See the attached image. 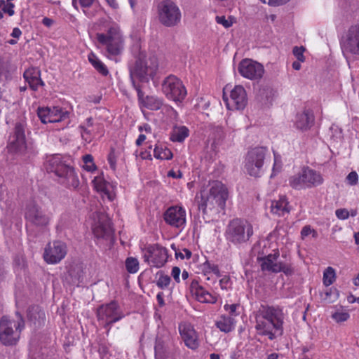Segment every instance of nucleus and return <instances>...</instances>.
<instances>
[{
  "label": "nucleus",
  "mask_w": 359,
  "mask_h": 359,
  "mask_svg": "<svg viewBox=\"0 0 359 359\" xmlns=\"http://www.w3.org/2000/svg\"><path fill=\"white\" fill-rule=\"evenodd\" d=\"M24 78L29 83L30 88L34 91L37 90L39 86L44 85L41 79V71L37 68H31L24 72Z\"/></svg>",
  "instance_id": "obj_27"
},
{
  "label": "nucleus",
  "mask_w": 359,
  "mask_h": 359,
  "mask_svg": "<svg viewBox=\"0 0 359 359\" xmlns=\"http://www.w3.org/2000/svg\"><path fill=\"white\" fill-rule=\"evenodd\" d=\"M97 41L105 46L109 56H116L121 53L123 49V39L117 26H111L107 33H97Z\"/></svg>",
  "instance_id": "obj_10"
},
{
  "label": "nucleus",
  "mask_w": 359,
  "mask_h": 359,
  "mask_svg": "<svg viewBox=\"0 0 359 359\" xmlns=\"http://www.w3.org/2000/svg\"><path fill=\"white\" fill-rule=\"evenodd\" d=\"M22 34V32L21 30L18 28V27H15L13 31H12V33H11V36L14 38H19Z\"/></svg>",
  "instance_id": "obj_60"
},
{
  "label": "nucleus",
  "mask_w": 359,
  "mask_h": 359,
  "mask_svg": "<svg viewBox=\"0 0 359 359\" xmlns=\"http://www.w3.org/2000/svg\"><path fill=\"white\" fill-rule=\"evenodd\" d=\"M27 316L28 320L34 327L41 326L45 320V313L39 306H29Z\"/></svg>",
  "instance_id": "obj_29"
},
{
  "label": "nucleus",
  "mask_w": 359,
  "mask_h": 359,
  "mask_svg": "<svg viewBox=\"0 0 359 359\" xmlns=\"http://www.w3.org/2000/svg\"><path fill=\"white\" fill-rule=\"evenodd\" d=\"M18 320L15 321L4 316L0 320V341L6 346L15 344L20 339V334L24 328L25 322L22 316L16 313Z\"/></svg>",
  "instance_id": "obj_8"
},
{
  "label": "nucleus",
  "mask_w": 359,
  "mask_h": 359,
  "mask_svg": "<svg viewBox=\"0 0 359 359\" xmlns=\"http://www.w3.org/2000/svg\"><path fill=\"white\" fill-rule=\"evenodd\" d=\"M154 156L158 159L169 160L172 158V153L166 147L163 145H156L154 150Z\"/></svg>",
  "instance_id": "obj_35"
},
{
  "label": "nucleus",
  "mask_w": 359,
  "mask_h": 359,
  "mask_svg": "<svg viewBox=\"0 0 359 359\" xmlns=\"http://www.w3.org/2000/svg\"><path fill=\"white\" fill-rule=\"evenodd\" d=\"M216 326L220 331L228 333L234 329L235 320L232 317L222 316L216 322Z\"/></svg>",
  "instance_id": "obj_32"
},
{
  "label": "nucleus",
  "mask_w": 359,
  "mask_h": 359,
  "mask_svg": "<svg viewBox=\"0 0 359 359\" xmlns=\"http://www.w3.org/2000/svg\"><path fill=\"white\" fill-rule=\"evenodd\" d=\"M93 233L97 238L111 239L113 230L109 219L104 215H101L99 221L93 228Z\"/></svg>",
  "instance_id": "obj_24"
},
{
  "label": "nucleus",
  "mask_w": 359,
  "mask_h": 359,
  "mask_svg": "<svg viewBox=\"0 0 359 359\" xmlns=\"http://www.w3.org/2000/svg\"><path fill=\"white\" fill-rule=\"evenodd\" d=\"M284 314L279 307L262 306L256 315L255 328L258 333L272 340L277 333L282 334Z\"/></svg>",
  "instance_id": "obj_2"
},
{
  "label": "nucleus",
  "mask_w": 359,
  "mask_h": 359,
  "mask_svg": "<svg viewBox=\"0 0 359 359\" xmlns=\"http://www.w3.org/2000/svg\"><path fill=\"white\" fill-rule=\"evenodd\" d=\"M67 252V245L60 241L49 243L45 248L43 258L48 264H57L65 258Z\"/></svg>",
  "instance_id": "obj_16"
},
{
  "label": "nucleus",
  "mask_w": 359,
  "mask_h": 359,
  "mask_svg": "<svg viewBox=\"0 0 359 359\" xmlns=\"http://www.w3.org/2000/svg\"><path fill=\"white\" fill-rule=\"evenodd\" d=\"M238 305L236 304H225L224 308V309L228 311L231 315H236V311L237 309Z\"/></svg>",
  "instance_id": "obj_56"
},
{
  "label": "nucleus",
  "mask_w": 359,
  "mask_h": 359,
  "mask_svg": "<svg viewBox=\"0 0 359 359\" xmlns=\"http://www.w3.org/2000/svg\"><path fill=\"white\" fill-rule=\"evenodd\" d=\"M53 20L49 18H44L42 20V23L43 25H45L47 27H50L53 25Z\"/></svg>",
  "instance_id": "obj_59"
},
{
  "label": "nucleus",
  "mask_w": 359,
  "mask_h": 359,
  "mask_svg": "<svg viewBox=\"0 0 359 359\" xmlns=\"http://www.w3.org/2000/svg\"><path fill=\"white\" fill-rule=\"evenodd\" d=\"M179 332L184 344L189 348L195 350L199 346L198 336L194 326L187 322L179 325Z\"/></svg>",
  "instance_id": "obj_23"
},
{
  "label": "nucleus",
  "mask_w": 359,
  "mask_h": 359,
  "mask_svg": "<svg viewBox=\"0 0 359 359\" xmlns=\"http://www.w3.org/2000/svg\"><path fill=\"white\" fill-rule=\"evenodd\" d=\"M341 47L345 57H359V25L348 29L342 38Z\"/></svg>",
  "instance_id": "obj_14"
},
{
  "label": "nucleus",
  "mask_w": 359,
  "mask_h": 359,
  "mask_svg": "<svg viewBox=\"0 0 359 359\" xmlns=\"http://www.w3.org/2000/svg\"><path fill=\"white\" fill-rule=\"evenodd\" d=\"M93 183L97 191L105 192L107 191V183L102 177H95Z\"/></svg>",
  "instance_id": "obj_39"
},
{
  "label": "nucleus",
  "mask_w": 359,
  "mask_h": 359,
  "mask_svg": "<svg viewBox=\"0 0 359 359\" xmlns=\"http://www.w3.org/2000/svg\"><path fill=\"white\" fill-rule=\"evenodd\" d=\"M8 77V65L6 62L0 57V81Z\"/></svg>",
  "instance_id": "obj_43"
},
{
  "label": "nucleus",
  "mask_w": 359,
  "mask_h": 359,
  "mask_svg": "<svg viewBox=\"0 0 359 359\" xmlns=\"http://www.w3.org/2000/svg\"><path fill=\"white\" fill-rule=\"evenodd\" d=\"M305 51V48L303 46H295L293 48V54L297 59V60L301 61L302 62H304L305 57L304 55V52Z\"/></svg>",
  "instance_id": "obj_45"
},
{
  "label": "nucleus",
  "mask_w": 359,
  "mask_h": 359,
  "mask_svg": "<svg viewBox=\"0 0 359 359\" xmlns=\"http://www.w3.org/2000/svg\"><path fill=\"white\" fill-rule=\"evenodd\" d=\"M68 276H69V282L72 284L78 285L83 276V271L81 267L79 266L71 267L68 271Z\"/></svg>",
  "instance_id": "obj_36"
},
{
  "label": "nucleus",
  "mask_w": 359,
  "mask_h": 359,
  "mask_svg": "<svg viewBox=\"0 0 359 359\" xmlns=\"http://www.w3.org/2000/svg\"><path fill=\"white\" fill-rule=\"evenodd\" d=\"M215 20L217 23L223 25L225 28H229L233 25V21L231 20V18L229 19H226L225 16H216Z\"/></svg>",
  "instance_id": "obj_47"
},
{
  "label": "nucleus",
  "mask_w": 359,
  "mask_h": 359,
  "mask_svg": "<svg viewBox=\"0 0 359 359\" xmlns=\"http://www.w3.org/2000/svg\"><path fill=\"white\" fill-rule=\"evenodd\" d=\"M80 5L83 8L91 6L95 0H79Z\"/></svg>",
  "instance_id": "obj_58"
},
{
  "label": "nucleus",
  "mask_w": 359,
  "mask_h": 359,
  "mask_svg": "<svg viewBox=\"0 0 359 359\" xmlns=\"http://www.w3.org/2000/svg\"><path fill=\"white\" fill-rule=\"evenodd\" d=\"M171 281V278L169 276L165 274H161L158 279L156 281V285L161 289H165L168 287Z\"/></svg>",
  "instance_id": "obj_40"
},
{
  "label": "nucleus",
  "mask_w": 359,
  "mask_h": 359,
  "mask_svg": "<svg viewBox=\"0 0 359 359\" xmlns=\"http://www.w3.org/2000/svg\"><path fill=\"white\" fill-rule=\"evenodd\" d=\"M223 100L226 103V107L230 110L243 109L248 102L245 88L241 86H236L231 91L230 98L226 97L224 92Z\"/></svg>",
  "instance_id": "obj_20"
},
{
  "label": "nucleus",
  "mask_w": 359,
  "mask_h": 359,
  "mask_svg": "<svg viewBox=\"0 0 359 359\" xmlns=\"http://www.w3.org/2000/svg\"><path fill=\"white\" fill-rule=\"evenodd\" d=\"M311 233H313V236H315V235L316 234L315 231L313 230L309 226H305L302 229L301 235H302V237L304 238L305 236H309Z\"/></svg>",
  "instance_id": "obj_55"
},
{
  "label": "nucleus",
  "mask_w": 359,
  "mask_h": 359,
  "mask_svg": "<svg viewBox=\"0 0 359 359\" xmlns=\"http://www.w3.org/2000/svg\"><path fill=\"white\" fill-rule=\"evenodd\" d=\"M162 91L168 100L176 103H181L187 95V90L182 81L174 75H169L163 80Z\"/></svg>",
  "instance_id": "obj_13"
},
{
  "label": "nucleus",
  "mask_w": 359,
  "mask_h": 359,
  "mask_svg": "<svg viewBox=\"0 0 359 359\" xmlns=\"http://www.w3.org/2000/svg\"><path fill=\"white\" fill-rule=\"evenodd\" d=\"M206 266L207 267L205 273V276L210 273H212L214 275H215L217 278L220 276V271L217 265L211 264L208 262Z\"/></svg>",
  "instance_id": "obj_44"
},
{
  "label": "nucleus",
  "mask_w": 359,
  "mask_h": 359,
  "mask_svg": "<svg viewBox=\"0 0 359 359\" xmlns=\"http://www.w3.org/2000/svg\"><path fill=\"white\" fill-rule=\"evenodd\" d=\"M108 161L111 169L115 170L116 163V156L115 154L114 149H111L110 153L108 155Z\"/></svg>",
  "instance_id": "obj_51"
},
{
  "label": "nucleus",
  "mask_w": 359,
  "mask_h": 359,
  "mask_svg": "<svg viewBox=\"0 0 359 359\" xmlns=\"http://www.w3.org/2000/svg\"><path fill=\"white\" fill-rule=\"evenodd\" d=\"M175 257L177 258L180 257L182 259L184 258L189 259L191 257V252L189 250L184 248L183 249V252L175 251Z\"/></svg>",
  "instance_id": "obj_53"
},
{
  "label": "nucleus",
  "mask_w": 359,
  "mask_h": 359,
  "mask_svg": "<svg viewBox=\"0 0 359 359\" xmlns=\"http://www.w3.org/2000/svg\"><path fill=\"white\" fill-rule=\"evenodd\" d=\"M133 54L135 58L134 63L130 65V77L133 87H140L136 83L135 80L140 82L148 83L156 74L158 68V58L154 55H147L142 50L139 43L133 46Z\"/></svg>",
  "instance_id": "obj_1"
},
{
  "label": "nucleus",
  "mask_w": 359,
  "mask_h": 359,
  "mask_svg": "<svg viewBox=\"0 0 359 359\" xmlns=\"http://www.w3.org/2000/svg\"><path fill=\"white\" fill-rule=\"evenodd\" d=\"M332 318L337 323L346 321L350 316L346 311H336L332 315Z\"/></svg>",
  "instance_id": "obj_41"
},
{
  "label": "nucleus",
  "mask_w": 359,
  "mask_h": 359,
  "mask_svg": "<svg viewBox=\"0 0 359 359\" xmlns=\"http://www.w3.org/2000/svg\"><path fill=\"white\" fill-rule=\"evenodd\" d=\"M142 252L144 261L154 267H162L167 262L168 250L158 244L149 245Z\"/></svg>",
  "instance_id": "obj_15"
},
{
  "label": "nucleus",
  "mask_w": 359,
  "mask_h": 359,
  "mask_svg": "<svg viewBox=\"0 0 359 359\" xmlns=\"http://www.w3.org/2000/svg\"><path fill=\"white\" fill-rule=\"evenodd\" d=\"M79 129L81 130V133L83 139L86 142H90L91 141V130L89 129V128L86 127V125H80Z\"/></svg>",
  "instance_id": "obj_46"
},
{
  "label": "nucleus",
  "mask_w": 359,
  "mask_h": 359,
  "mask_svg": "<svg viewBox=\"0 0 359 359\" xmlns=\"http://www.w3.org/2000/svg\"><path fill=\"white\" fill-rule=\"evenodd\" d=\"M88 60L93 67L102 75L107 76L109 71L106 65L94 54L90 53L88 55Z\"/></svg>",
  "instance_id": "obj_34"
},
{
  "label": "nucleus",
  "mask_w": 359,
  "mask_h": 359,
  "mask_svg": "<svg viewBox=\"0 0 359 359\" xmlns=\"http://www.w3.org/2000/svg\"><path fill=\"white\" fill-rule=\"evenodd\" d=\"M264 4H268L270 6H276L284 4L290 0H260Z\"/></svg>",
  "instance_id": "obj_54"
},
{
  "label": "nucleus",
  "mask_w": 359,
  "mask_h": 359,
  "mask_svg": "<svg viewBox=\"0 0 359 359\" xmlns=\"http://www.w3.org/2000/svg\"><path fill=\"white\" fill-rule=\"evenodd\" d=\"M135 90L137 93V97L141 104L150 110H158L162 106V101L155 96H144V93L140 87H136Z\"/></svg>",
  "instance_id": "obj_28"
},
{
  "label": "nucleus",
  "mask_w": 359,
  "mask_h": 359,
  "mask_svg": "<svg viewBox=\"0 0 359 359\" xmlns=\"http://www.w3.org/2000/svg\"><path fill=\"white\" fill-rule=\"evenodd\" d=\"M46 170L54 172L57 177L58 182L69 189H76L80 185L79 178L74 168L59 154L48 158L46 161Z\"/></svg>",
  "instance_id": "obj_4"
},
{
  "label": "nucleus",
  "mask_w": 359,
  "mask_h": 359,
  "mask_svg": "<svg viewBox=\"0 0 359 359\" xmlns=\"http://www.w3.org/2000/svg\"><path fill=\"white\" fill-rule=\"evenodd\" d=\"M282 259L278 249L273 250V253L267 255L257 257V262L259 264L262 271L273 273L280 272L284 273L286 276H291L294 273V268L290 259H287L286 254L282 255Z\"/></svg>",
  "instance_id": "obj_5"
},
{
  "label": "nucleus",
  "mask_w": 359,
  "mask_h": 359,
  "mask_svg": "<svg viewBox=\"0 0 359 359\" xmlns=\"http://www.w3.org/2000/svg\"><path fill=\"white\" fill-rule=\"evenodd\" d=\"M314 115L310 109H304L297 114L294 126L297 129L305 131L310 129L314 123Z\"/></svg>",
  "instance_id": "obj_26"
},
{
  "label": "nucleus",
  "mask_w": 359,
  "mask_h": 359,
  "mask_svg": "<svg viewBox=\"0 0 359 359\" xmlns=\"http://www.w3.org/2000/svg\"><path fill=\"white\" fill-rule=\"evenodd\" d=\"M159 22L165 27L177 25L181 20V12L175 3L170 0H164L158 5Z\"/></svg>",
  "instance_id": "obj_12"
},
{
  "label": "nucleus",
  "mask_w": 359,
  "mask_h": 359,
  "mask_svg": "<svg viewBox=\"0 0 359 359\" xmlns=\"http://www.w3.org/2000/svg\"><path fill=\"white\" fill-rule=\"evenodd\" d=\"M336 274L334 269L329 266L327 267L324 273H323V283L326 286H329L332 285L335 280Z\"/></svg>",
  "instance_id": "obj_37"
},
{
  "label": "nucleus",
  "mask_w": 359,
  "mask_h": 359,
  "mask_svg": "<svg viewBox=\"0 0 359 359\" xmlns=\"http://www.w3.org/2000/svg\"><path fill=\"white\" fill-rule=\"evenodd\" d=\"M165 223L177 229H184L186 224V211L178 205L168 208L163 214Z\"/></svg>",
  "instance_id": "obj_22"
},
{
  "label": "nucleus",
  "mask_w": 359,
  "mask_h": 359,
  "mask_svg": "<svg viewBox=\"0 0 359 359\" xmlns=\"http://www.w3.org/2000/svg\"><path fill=\"white\" fill-rule=\"evenodd\" d=\"M227 197V189L221 182H209L201 189L200 196H196L198 209L205 212L207 209L223 208Z\"/></svg>",
  "instance_id": "obj_3"
},
{
  "label": "nucleus",
  "mask_w": 359,
  "mask_h": 359,
  "mask_svg": "<svg viewBox=\"0 0 359 359\" xmlns=\"http://www.w3.org/2000/svg\"><path fill=\"white\" fill-rule=\"evenodd\" d=\"M125 264L127 271L130 273H135L139 269V262L135 257H128Z\"/></svg>",
  "instance_id": "obj_38"
},
{
  "label": "nucleus",
  "mask_w": 359,
  "mask_h": 359,
  "mask_svg": "<svg viewBox=\"0 0 359 359\" xmlns=\"http://www.w3.org/2000/svg\"><path fill=\"white\" fill-rule=\"evenodd\" d=\"M190 291L200 302L214 304L217 302V297L205 290L197 280H194L191 282Z\"/></svg>",
  "instance_id": "obj_25"
},
{
  "label": "nucleus",
  "mask_w": 359,
  "mask_h": 359,
  "mask_svg": "<svg viewBox=\"0 0 359 359\" xmlns=\"http://www.w3.org/2000/svg\"><path fill=\"white\" fill-rule=\"evenodd\" d=\"M14 6L13 3L8 2L6 4L5 3L4 5H3L2 11L8 14L9 16H13L15 14Z\"/></svg>",
  "instance_id": "obj_49"
},
{
  "label": "nucleus",
  "mask_w": 359,
  "mask_h": 359,
  "mask_svg": "<svg viewBox=\"0 0 359 359\" xmlns=\"http://www.w3.org/2000/svg\"><path fill=\"white\" fill-rule=\"evenodd\" d=\"M346 179L348 184L351 186L355 185L358 181V175L356 172L352 171L347 175Z\"/></svg>",
  "instance_id": "obj_48"
},
{
  "label": "nucleus",
  "mask_w": 359,
  "mask_h": 359,
  "mask_svg": "<svg viewBox=\"0 0 359 359\" xmlns=\"http://www.w3.org/2000/svg\"><path fill=\"white\" fill-rule=\"evenodd\" d=\"M157 301L160 306H163L164 305V300L163 297V293L159 292L156 296Z\"/></svg>",
  "instance_id": "obj_64"
},
{
  "label": "nucleus",
  "mask_w": 359,
  "mask_h": 359,
  "mask_svg": "<svg viewBox=\"0 0 359 359\" xmlns=\"http://www.w3.org/2000/svg\"><path fill=\"white\" fill-rule=\"evenodd\" d=\"M253 235L252 225L245 219L236 218L226 226L225 236L233 245H241L248 242Z\"/></svg>",
  "instance_id": "obj_6"
},
{
  "label": "nucleus",
  "mask_w": 359,
  "mask_h": 359,
  "mask_svg": "<svg viewBox=\"0 0 359 359\" xmlns=\"http://www.w3.org/2000/svg\"><path fill=\"white\" fill-rule=\"evenodd\" d=\"M219 285L222 290H227L231 286L230 278L227 276H224L219 280Z\"/></svg>",
  "instance_id": "obj_52"
},
{
  "label": "nucleus",
  "mask_w": 359,
  "mask_h": 359,
  "mask_svg": "<svg viewBox=\"0 0 359 359\" xmlns=\"http://www.w3.org/2000/svg\"><path fill=\"white\" fill-rule=\"evenodd\" d=\"M83 161L85 163L84 168L87 171H93L95 169V165L93 163V158L90 154L83 156Z\"/></svg>",
  "instance_id": "obj_42"
},
{
  "label": "nucleus",
  "mask_w": 359,
  "mask_h": 359,
  "mask_svg": "<svg viewBox=\"0 0 359 359\" xmlns=\"http://www.w3.org/2000/svg\"><path fill=\"white\" fill-rule=\"evenodd\" d=\"M288 182L292 188L302 190L322 184L323 178L316 170L309 167H304L300 172L290 177Z\"/></svg>",
  "instance_id": "obj_9"
},
{
  "label": "nucleus",
  "mask_w": 359,
  "mask_h": 359,
  "mask_svg": "<svg viewBox=\"0 0 359 359\" xmlns=\"http://www.w3.org/2000/svg\"><path fill=\"white\" fill-rule=\"evenodd\" d=\"M189 134V130L186 126H175L170 134L172 142H182Z\"/></svg>",
  "instance_id": "obj_33"
},
{
  "label": "nucleus",
  "mask_w": 359,
  "mask_h": 359,
  "mask_svg": "<svg viewBox=\"0 0 359 359\" xmlns=\"http://www.w3.org/2000/svg\"><path fill=\"white\" fill-rule=\"evenodd\" d=\"M271 212L273 215L279 217L284 216L289 213L288 202L285 196H280L278 200L271 201Z\"/></svg>",
  "instance_id": "obj_30"
},
{
  "label": "nucleus",
  "mask_w": 359,
  "mask_h": 359,
  "mask_svg": "<svg viewBox=\"0 0 359 359\" xmlns=\"http://www.w3.org/2000/svg\"><path fill=\"white\" fill-rule=\"evenodd\" d=\"M25 126L23 123H17L13 134L10 136L8 144L9 151L13 153L22 152L26 149Z\"/></svg>",
  "instance_id": "obj_21"
},
{
  "label": "nucleus",
  "mask_w": 359,
  "mask_h": 359,
  "mask_svg": "<svg viewBox=\"0 0 359 359\" xmlns=\"http://www.w3.org/2000/svg\"><path fill=\"white\" fill-rule=\"evenodd\" d=\"M37 115L43 123H57L69 118V112L59 107H39Z\"/></svg>",
  "instance_id": "obj_18"
},
{
  "label": "nucleus",
  "mask_w": 359,
  "mask_h": 359,
  "mask_svg": "<svg viewBox=\"0 0 359 359\" xmlns=\"http://www.w3.org/2000/svg\"><path fill=\"white\" fill-rule=\"evenodd\" d=\"M96 316L100 325L106 329L107 336H109L112 325L125 317L122 309L116 301L100 306L97 309Z\"/></svg>",
  "instance_id": "obj_7"
},
{
  "label": "nucleus",
  "mask_w": 359,
  "mask_h": 359,
  "mask_svg": "<svg viewBox=\"0 0 359 359\" xmlns=\"http://www.w3.org/2000/svg\"><path fill=\"white\" fill-rule=\"evenodd\" d=\"M267 154V149L263 147H255L246 154L244 168L251 176L259 177L263 171Z\"/></svg>",
  "instance_id": "obj_11"
},
{
  "label": "nucleus",
  "mask_w": 359,
  "mask_h": 359,
  "mask_svg": "<svg viewBox=\"0 0 359 359\" xmlns=\"http://www.w3.org/2000/svg\"><path fill=\"white\" fill-rule=\"evenodd\" d=\"M146 140V136L144 134H140L138 137V138L136 140V145L137 146H140L142 145V144L144 142V140Z\"/></svg>",
  "instance_id": "obj_61"
},
{
  "label": "nucleus",
  "mask_w": 359,
  "mask_h": 359,
  "mask_svg": "<svg viewBox=\"0 0 359 359\" xmlns=\"http://www.w3.org/2000/svg\"><path fill=\"white\" fill-rule=\"evenodd\" d=\"M180 272H181L180 269L177 266H175L172 269L171 274H172L173 278L175 279V280L177 283H180Z\"/></svg>",
  "instance_id": "obj_57"
},
{
  "label": "nucleus",
  "mask_w": 359,
  "mask_h": 359,
  "mask_svg": "<svg viewBox=\"0 0 359 359\" xmlns=\"http://www.w3.org/2000/svg\"><path fill=\"white\" fill-rule=\"evenodd\" d=\"M139 130L140 132H142L143 130L146 131L147 133H151V129L149 125L145 123L143 126H139Z\"/></svg>",
  "instance_id": "obj_62"
},
{
  "label": "nucleus",
  "mask_w": 359,
  "mask_h": 359,
  "mask_svg": "<svg viewBox=\"0 0 359 359\" xmlns=\"http://www.w3.org/2000/svg\"><path fill=\"white\" fill-rule=\"evenodd\" d=\"M25 219L31 224L39 228L47 226L50 219V216L35 203L27 206Z\"/></svg>",
  "instance_id": "obj_17"
},
{
  "label": "nucleus",
  "mask_w": 359,
  "mask_h": 359,
  "mask_svg": "<svg viewBox=\"0 0 359 359\" xmlns=\"http://www.w3.org/2000/svg\"><path fill=\"white\" fill-rule=\"evenodd\" d=\"M224 137L225 134L222 127L213 126L211 128L208 141L211 142V147L214 150L222 144Z\"/></svg>",
  "instance_id": "obj_31"
},
{
  "label": "nucleus",
  "mask_w": 359,
  "mask_h": 359,
  "mask_svg": "<svg viewBox=\"0 0 359 359\" xmlns=\"http://www.w3.org/2000/svg\"><path fill=\"white\" fill-rule=\"evenodd\" d=\"M238 72L250 80L260 79L264 73L263 65L250 59H244L238 65Z\"/></svg>",
  "instance_id": "obj_19"
},
{
  "label": "nucleus",
  "mask_w": 359,
  "mask_h": 359,
  "mask_svg": "<svg viewBox=\"0 0 359 359\" xmlns=\"http://www.w3.org/2000/svg\"><path fill=\"white\" fill-rule=\"evenodd\" d=\"M106 1L112 8L116 9L118 8V4L116 0H106Z\"/></svg>",
  "instance_id": "obj_63"
},
{
  "label": "nucleus",
  "mask_w": 359,
  "mask_h": 359,
  "mask_svg": "<svg viewBox=\"0 0 359 359\" xmlns=\"http://www.w3.org/2000/svg\"><path fill=\"white\" fill-rule=\"evenodd\" d=\"M335 214L337 218L339 219H346L350 215L348 210L345 208L337 209L335 212Z\"/></svg>",
  "instance_id": "obj_50"
}]
</instances>
